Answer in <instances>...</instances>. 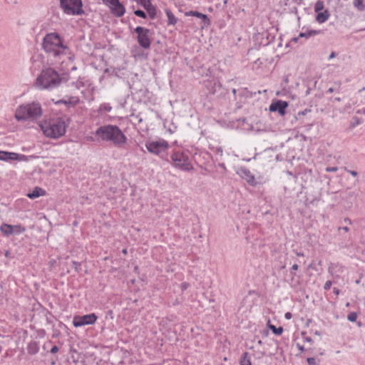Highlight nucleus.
<instances>
[{
	"label": "nucleus",
	"instance_id": "1",
	"mask_svg": "<svg viewBox=\"0 0 365 365\" xmlns=\"http://www.w3.org/2000/svg\"><path fill=\"white\" fill-rule=\"evenodd\" d=\"M38 125L46 137L56 139L64 135L68 123L63 118H56L40 120Z\"/></svg>",
	"mask_w": 365,
	"mask_h": 365
},
{
	"label": "nucleus",
	"instance_id": "2",
	"mask_svg": "<svg viewBox=\"0 0 365 365\" xmlns=\"http://www.w3.org/2000/svg\"><path fill=\"white\" fill-rule=\"evenodd\" d=\"M43 115L41 104L38 101L24 103L19 106L14 113L18 121L36 120Z\"/></svg>",
	"mask_w": 365,
	"mask_h": 365
},
{
	"label": "nucleus",
	"instance_id": "3",
	"mask_svg": "<svg viewBox=\"0 0 365 365\" xmlns=\"http://www.w3.org/2000/svg\"><path fill=\"white\" fill-rule=\"evenodd\" d=\"M43 48L46 52L54 56H66L69 61L72 60V58L67 55V46L63 45L60 36L56 33H50L45 36Z\"/></svg>",
	"mask_w": 365,
	"mask_h": 365
},
{
	"label": "nucleus",
	"instance_id": "4",
	"mask_svg": "<svg viewBox=\"0 0 365 365\" xmlns=\"http://www.w3.org/2000/svg\"><path fill=\"white\" fill-rule=\"evenodd\" d=\"M96 134L105 141H110L118 147H122L126 143L127 138L116 125H108L98 128Z\"/></svg>",
	"mask_w": 365,
	"mask_h": 365
},
{
	"label": "nucleus",
	"instance_id": "5",
	"mask_svg": "<svg viewBox=\"0 0 365 365\" xmlns=\"http://www.w3.org/2000/svg\"><path fill=\"white\" fill-rule=\"evenodd\" d=\"M64 77L60 75L53 68H48L41 71L37 76L34 86L38 89H50L58 86Z\"/></svg>",
	"mask_w": 365,
	"mask_h": 365
},
{
	"label": "nucleus",
	"instance_id": "6",
	"mask_svg": "<svg viewBox=\"0 0 365 365\" xmlns=\"http://www.w3.org/2000/svg\"><path fill=\"white\" fill-rule=\"evenodd\" d=\"M173 165L183 171H191L193 166L191 164L189 158L184 153L180 151L173 152L171 155Z\"/></svg>",
	"mask_w": 365,
	"mask_h": 365
},
{
	"label": "nucleus",
	"instance_id": "7",
	"mask_svg": "<svg viewBox=\"0 0 365 365\" xmlns=\"http://www.w3.org/2000/svg\"><path fill=\"white\" fill-rule=\"evenodd\" d=\"M61 7L68 15H79L83 13L81 0H60Z\"/></svg>",
	"mask_w": 365,
	"mask_h": 365
},
{
	"label": "nucleus",
	"instance_id": "8",
	"mask_svg": "<svg viewBox=\"0 0 365 365\" xmlns=\"http://www.w3.org/2000/svg\"><path fill=\"white\" fill-rule=\"evenodd\" d=\"M145 147L149 153L154 155H160L162 153L167 151L169 145L165 140L159 139L158 140L146 143Z\"/></svg>",
	"mask_w": 365,
	"mask_h": 365
},
{
	"label": "nucleus",
	"instance_id": "9",
	"mask_svg": "<svg viewBox=\"0 0 365 365\" xmlns=\"http://www.w3.org/2000/svg\"><path fill=\"white\" fill-rule=\"evenodd\" d=\"M135 31L138 34V42L145 49H148L150 48L151 44L150 31L144 27L138 26L135 29Z\"/></svg>",
	"mask_w": 365,
	"mask_h": 365
},
{
	"label": "nucleus",
	"instance_id": "10",
	"mask_svg": "<svg viewBox=\"0 0 365 365\" xmlns=\"http://www.w3.org/2000/svg\"><path fill=\"white\" fill-rule=\"evenodd\" d=\"M98 317L95 314H89L83 316H75L73 319V324L75 327H79L85 325L94 324Z\"/></svg>",
	"mask_w": 365,
	"mask_h": 365
},
{
	"label": "nucleus",
	"instance_id": "11",
	"mask_svg": "<svg viewBox=\"0 0 365 365\" xmlns=\"http://www.w3.org/2000/svg\"><path fill=\"white\" fill-rule=\"evenodd\" d=\"M0 231L6 237L14 235H19L26 231V228L21 225H11L9 224H2L0 226Z\"/></svg>",
	"mask_w": 365,
	"mask_h": 365
},
{
	"label": "nucleus",
	"instance_id": "12",
	"mask_svg": "<svg viewBox=\"0 0 365 365\" xmlns=\"http://www.w3.org/2000/svg\"><path fill=\"white\" fill-rule=\"evenodd\" d=\"M111 13L118 17L122 16L125 12L124 6L119 1V0H109L107 4Z\"/></svg>",
	"mask_w": 365,
	"mask_h": 365
},
{
	"label": "nucleus",
	"instance_id": "13",
	"mask_svg": "<svg viewBox=\"0 0 365 365\" xmlns=\"http://www.w3.org/2000/svg\"><path fill=\"white\" fill-rule=\"evenodd\" d=\"M0 160H3V161H9V160L26 161V160H27V157L24 155L18 154L16 153L0 150Z\"/></svg>",
	"mask_w": 365,
	"mask_h": 365
},
{
	"label": "nucleus",
	"instance_id": "14",
	"mask_svg": "<svg viewBox=\"0 0 365 365\" xmlns=\"http://www.w3.org/2000/svg\"><path fill=\"white\" fill-rule=\"evenodd\" d=\"M288 106V103L284 101H277L276 102L272 103L269 106V110L271 112H278L281 115L285 114V110Z\"/></svg>",
	"mask_w": 365,
	"mask_h": 365
},
{
	"label": "nucleus",
	"instance_id": "15",
	"mask_svg": "<svg viewBox=\"0 0 365 365\" xmlns=\"http://www.w3.org/2000/svg\"><path fill=\"white\" fill-rule=\"evenodd\" d=\"M45 195L46 191L43 189L36 187L32 192H29L26 195L30 199H35L41 196H44Z\"/></svg>",
	"mask_w": 365,
	"mask_h": 365
},
{
	"label": "nucleus",
	"instance_id": "16",
	"mask_svg": "<svg viewBox=\"0 0 365 365\" xmlns=\"http://www.w3.org/2000/svg\"><path fill=\"white\" fill-rule=\"evenodd\" d=\"M186 15L187 16H193L197 17L199 19H201L205 25H210V19H208L207 16L205 14H201L198 11H191L190 12L186 13Z\"/></svg>",
	"mask_w": 365,
	"mask_h": 365
},
{
	"label": "nucleus",
	"instance_id": "17",
	"mask_svg": "<svg viewBox=\"0 0 365 365\" xmlns=\"http://www.w3.org/2000/svg\"><path fill=\"white\" fill-rule=\"evenodd\" d=\"M329 17V14L327 10L319 12L316 16V20L318 23L322 24L325 22Z\"/></svg>",
	"mask_w": 365,
	"mask_h": 365
},
{
	"label": "nucleus",
	"instance_id": "18",
	"mask_svg": "<svg viewBox=\"0 0 365 365\" xmlns=\"http://www.w3.org/2000/svg\"><path fill=\"white\" fill-rule=\"evenodd\" d=\"M328 269L329 273H331L332 275H334L338 272H342L343 267L338 263H334L329 265Z\"/></svg>",
	"mask_w": 365,
	"mask_h": 365
},
{
	"label": "nucleus",
	"instance_id": "19",
	"mask_svg": "<svg viewBox=\"0 0 365 365\" xmlns=\"http://www.w3.org/2000/svg\"><path fill=\"white\" fill-rule=\"evenodd\" d=\"M165 14L168 16V24L175 25L177 23V19L174 14L169 9L165 10Z\"/></svg>",
	"mask_w": 365,
	"mask_h": 365
},
{
	"label": "nucleus",
	"instance_id": "20",
	"mask_svg": "<svg viewBox=\"0 0 365 365\" xmlns=\"http://www.w3.org/2000/svg\"><path fill=\"white\" fill-rule=\"evenodd\" d=\"M240 365H252L250 358L247 352H245L240 361Z\"/></svg>",
	"mask_w": 365,
	"mask_h": 365
},
{
	"label": "nucleus",
	"instance_id": "21",
	"mask_svg": "<svg viewBox=\"0 0 365 365\" xmlns=\"http://www.w3.org/2000/svg\"><path fill=\"white\" fill-rule=\"evenodd\" d=\"M268 327L277 335H280L283 332V328L282 327L277 328L275 326L270 324L269 321L268 322Z\"/></svg>",
	"mask_w": 365,
	"mask_h": 365
},
{
	"label": "nucleus",
	"instance_id": "22",
	"mask_svg": "<svg viewBox=\"0 0 365 365\" xmlns=\"http://www.w3.org/2000/svg\"><path fill=\"white\" fill-rule=\"evenodd\" d=\"M242 173L245 174V176L243 178H245L246 179L247 182L252 185L255 182L254 176L251 175L250 171L246 170H242Z\"/></svg>",
	"mask_w": 365,
	"mask_h": 365
},
{
	"label": "nucleus",
	"instance_id": "23",
	"mask_svg": "<svg viewBox=\"0 0 365 365\" xmlns=\"http://www.w3.org/2000/svg\"><path fill=\"white\" fill-rule=\"evenodd\" d=\"M38 348L36 343H31L28 346V351L31 354H35L38 352Z\"/></svg>",
	"mask_w": 365,
	"mask_h": 365
},
{
	"label": "nucleus",
	"instance_id": "24",
	"mask_svg": "<svg viewBox=\"0 0 365 365\" xmlns=\"http://www.w3.org/2000/svg\"><path fill=\"white\" fill-rule=\"evenodd\" d=\"M150 19H153L156 16L155 7L152 4L150 6L146 9Z\"/></svg>",
	"mask_w": 365,
	"mask_h": 365
},
{
	"label": "nucleus",
	"instance_id": "25",
	"mask_svg": "<svg viewBox=\"0 0 365 365\" xmlns=\"http://www.w3.org/2000/svg\"><path fill=\"white\" fill-rule=\"evenodd\" d=\"M324 2L321 0H319L316 2L314 5V11L319 13L324 9Z\"/></svg>",
	"mask_w": 365,
	"mask_h": 365
},
{
	"label": "nucleus",
	"instance_id": "26",
	"mask_svg": "<svg viewBox=\"0 0 365 365\" xmlns=\"http://www.w3.org/2000/svg\"><path fill=\"white\" fill-rule=\"evenodd\" d=\"M58 103H63L65 104L68 103V104H71V105L74 106L78 103V98L76 97H72L69 99L68 101H66L65 100H61Z\"/></svg>",
	"mask_w": 365,
	"mask_h": 365
},
{
	"label": "nucleus",
	"instance_id": "27",
	"mask_svg": "<svg viewBox=\"0 0 365 365\" xmlns=\"http://www.w3.org/2000/svg\"><path fill=\"white\" fill-rule=\"evenodd\" d=\"M316 34V31H309L308 33H301L298 37L293 38V41L297 42L298 41V38L300 37L309 38L310 36H312V34Z\"/></svg>",
	"mask_w": 365,
	"mask_h": 365
},
{
	"label": "nucleus",
	"instance_id": "28",
	"mask_svg": "<svg viewBox=\"0 0 365 365\" xmlns=\"http://www.w3.org/2000/svg\"><path fill=\"white\" fill-rule=\"evenodd\" d=\"M354 6L357 8L359 10L362 11L364 9V6L363 3V0H354Z\"/></svg>",
	"mask_w": 365,
	"mask_h": 365
},
{
	"label": "nucleus",
	"instance_id": "29",
	"mask_svg": "<svg viewBox=\"0 0 365 365\" xmlns=\"http://www.w3.org/2000/svg\"><path fill=\"white\" fill-rule=\"evenodd\" d=\"M136 1L145 9L152 5L150 0H136Z\"/></svg>",
	"mask_w": 365,
	"mask_h": 365
},
{
	"label": "nucleus",
	"instance_id": "30",
	"mask_svg": "<svg viewBox=\"0 0 365 365\" xmlns=\"http://www.w3.org/2000/svg\"><path fill=\"white\" fill-rule=\"evenodd\" d=\"M310 112H311L310 109H305L302 111H299L297 113V115L295 116V118L297 120H300L302 116L306 115L307 113H309Z\"/></svg>",
	"mask_w": 365,
	"mask_h": 365
},
{
	"label": "nucleus",
	"instance_id": "31",
	"mask_svg": "<svg viewBox=\"0 0 365 365\" xmlns=\"http://www.w3.org/2000/svg\"><path fill=\"white\" fill-rule=\"evenodd\" d=\"M347 319L349 321L351 322H354L356 321V319H357V314L356 312H351L348 317H347Z\"/></svg>",
	"mask_w": 365,
	"mask_h": 365
},
{
	"label": "nucleus",
	"instance_id": "32",
	"mask_svg": "<svg viewBox=\"0 0 365 365\" xmlns=\"http://www.w3.org/2000/svg\"><path fill=\"white\" fill-rule=\"evenodd\" d=\"M264 355L265 352L263 351H255L254 353V356L257 359H262V357L264 356Z\"/></svg>",
	"mask_w": 365,
	"mask_h": 365
},
{
	"label": "nucleus",
	"instance_id": "33",
	"mask_svg": "<svg viewBox=\"0 0 365 365\" xmlns=\"http://www.w3.org/2000/svg\"><path fill=\"white\" fill-rule=\"evenodd\" d=\"M134 14L136 16L144 18V19L146 17L145 13L141 10H136L134 11Z\"/></svg>",
	"mask_w": 365,
	"mask_h": 365
},
{
	"label": "nucleus",
	"instance_id": "34",
	"mask_svg": "<svg viewBox=\"0 0 365 365\" xmlns=\"http://www.w3.org/2000/svg\"><path fill=\"white\" fill-rule=\"evenodd\" d=\"M307 361L309 365H316V360L313 357L307 358Z\"/></svg>",
	"mask_w": 365,
	"mask_h": 365
},
{
	"label": "nucleus",
	"instance_id": "35",
	"mask_svg": "<svg viewBox=\"0 0 365 365\" xmlns=\"http://www.w3.org/2000/svg\"><path fill=\"white\" fill-rule=\"evenodd\" d=\"M331 284H332V283H331V281H329H329H327V282H325V284H324V289H326V290L329 289L331 288Z\"/></svg>",
	"mask_w": 365,
	"mask_h": 365
},
{
	"label": "nucleus",
	"instance_id": "36",
	"mask_svg": "<svg viewBox=\"0 0 365 365\" xmlns=\"http://www.w3.org/2000/svg\"><path fill=\"white\" fill-rule=\"evenodd\" d=\"M338 170L337 167H327L326 168L327 172H336Z\"/></svg>",
	"mask_w": 365,
	"mask_h": 365
},
{
	"label": "nucleus",
	"instance_id": "37",
	"mask_svg": "<svg viewBox=\"0 0 365 365\" xmlns=\"http://www.w3.org/2000/svg\"><path fill=\"white\" fill-rule=\"evenodd\" d=\"M188 286H189V284H188V283H187V282H183V283H182V284H181V289H182V291H184V290L187 289V287H188Z\"/></svg>",
	"mask_w": 365,
	"mask_h": 365
},
{
	"label": "nucleus",
	"instance_id": "38",
	"mask_svg": "<svg viewBox=\"0 0 365 365\" xmlns=\"http://www.w3.org/2000/svg\"><path fill=\"white\" fill-rule=\"evenodd\" d=\"M58 351V346H53L51 348V352L52 354H56V353H57Z\"/></svg>",
	"mask_w": 365,
	"mask_h": 365
},
{
	"label": "nucleus",
	"instance_id": "39",
	"mask_svg": "<svg viewBox=\"0 0 365 365\" xmlns=\"http://www.w3.org/2000/svg\"><path fill=\"white\" fill-rule=\"evenodd\" d=\"M284 317H285V319H290L292 317V314L290 312H287V313L284 314Z\"/></svg>",
	"mask_w": 365,
	"mask_h": 365
},
{
	"label": "nucleus",
	"instance_id": "40",
	"mask_svg": "<svg viewBox=\"0 0 365 365\" xmlns=\"http://www.w3.org/2000/svg\"><path fill=\"white\" fill-rule=\"evenodd\" d=\"M297 347L298 348V349L300 351H304V346L300 345L299 344H297Z\"/></svg>",
	"mask_w": 365,
	"mask_h": 365
},
{
	"label": "nucleus",
	"instance_id": "41",
	"mask_svg": "<svg viewBox=\"0 0 365 365\" xmlns=\"http://www.w3.org/2000/svg\"><path fill=\"white\" fill-rule=\"evenodd\" d=\"M349 173L354 177H356L357 175V173L354 170H349Z\"/></svg>",
	"mask_w": 365,
	"mask_h": 365
},
{
	"label": "nucleus",
	"instance_id": "42",
	"mask_svg": "<svg viewBox=\"0 0 365 365\" xmlns=\"http://www.w3.org/2000/svg\"><path fill=\"white\" fill-rule=\"evenodd\" d=\"M298 267H299L298 265L297 264H294L292 265V269L293 270H297Z\"/></svg>",
	"mask_w": 365,
	"mask_h": 365
},
{
	"label": "nucleus",
	"instance_id": "43",
	"mask_svg": "<svg viewBox=\"0 0 365 365\" xmlns=\"http://www.w3.org/2000/svg\"><path fill=\"white\" fill-rule=\"evenodd\" d=\"M339 230H342L344 232H348L349 230V229L347 227H341V228H339Z\"/></svg>",
	"mask_w": 365,
	"mask_h": 365
},
{
	"label": "nucleus",
	"instance_id": "44",
	"mask_svg": "<svg viewBox=\"0 0 365 365\" xmlns=\"http://www.w3.org/2000/svg\"><path fill=\"white\" fill-rule=\"evenodd\" d=\"M334 292L338 295L339 294V290L337 288H334Z\"/></svg>",
	"mask_w": 365,
	"mask_h": 365
},
{
	"label": "nucleus",
	"instance_id": "45",
	"mask_svg": "<svg viewBox=\"0 0 365 365\" xmlns=\"http://www.w3.org/2000/svg\"><path fill=\"white\" fill-rule=\"evenodd\" d=\"M335 57V53L334 52H331L330 56H329V58H333Z\"/></svg>",
	"mask_w": 365,
	"mask_h": 365
},
{
	"label": "nucleus",
	"instance_id": "46",
	"mask_svg": "<svg viewBox=\"0 0 365 365\" xmlns=\"http://www.w3.org/2000/svg\"><path fill=\"white\" fill-rule=\"evenodd\" d=\"M305 341H308V342H312V339L310 337H306V338H305Z\"/></svg>",
	"mask_w": 365,
	"mask_h": 365
},
{
	"label": "nucleus",
	"instance_id": "47",
	"mask_svg": "<svg viewBox=\"0 0 365 365\" xmlns=\"http://www.w3.org/2000/svg\"><path fill=\"white\" fill-rule=\"evenodd\" d=\"M360 282H361V277H360L359 279H356V280L355 281V283H356V284H360Z\"/></svg>",
	"mask_w": 365,
	"mask_h": 365
},
{
	"label": "nucleus",
	"instance_id": "48",
	"mask_svg": "<svg viewBox=\"0 0 365 365\" xmlns=\"http://www.w3.org/2000/svg\"><path fill=\"white\" fill-rule=\"evenodd\" d=\"M297 256H302H302H304V254H303V253H301V252H297Z\"/></svg>",
	"mask_w": 365,
	"mask_h": 365
},
{
	"label": "nucleus",
	"instance_id": "49",
	"mask_svg": "<svg viewBox=\"0 0 365 365\" xmlns=\"http://www.w3.org/2000/svg\"><path fill=\"white\" fill-rule=\"evenodd\" d=\"M103 1L104 4H106L107 5V4L108 3L109 0H102Z\"/></svg>",
	"mask_w": 365,
	"mask_h": 365
},
{
	"label": "nucleus",
	"instance_id": "50",
	"mask_svg": "<svg viewBox=\"0 0 365 365\" xmlns=\"http://www.w3.org/2000/svg\"><path fill=\"white\" fill-rule=\"evenodd\" d=\"M123 254H125V255H126V254H127V250H126V249H124V250H123Z\"/></svg>",
	"mask_w": 365,
	"mask_h": 365
},
{
	"label": "nucleus",
	"instance_id": "51",
	"mask_svg": "<svg viewBox=\"0 0 365 365\" xmlns=\"http://www.w3.org/2000/svg\"><path fill=\"white\" fill-rule=\"evenodd\" d=\"M329 93H332V92H333V88H330L329 89Z\"/></svg>",
	"mask_w": 365,
	"mask_h": 365
},
{
	"label": "nucleus",
	"instance_id": "52",
	"mask_svg": "<svg viewBox=\"0 0 365 365\" xmlns=\"http://www.w3.org/2000/svg\"><path fill=\"white\" fill-rule=\"evenodd\" d=\"M262 341H261V340L258 341V344H262Z\"/></svg>",
	"mask_w": 365,
	"mask_h": 365
},
{
	"label": "nucleus",
	"instance_id": "53",
	"mask_svg": "<svg viewBox=\"0 0 365 365\" xmlns=\"http://www.w3.org/2000/svg\"><path fill=\"white\" fill-rule=\"evenodd\" d=\"M346 307H349V302H348V303H346Z\"/></svg>",
	"mask_w": 365,
	"mask_h": 365
},
{
	"label": "nucleus",
	"instance_id": "54",
	"mask_svg": "<svg viewBox=\"0 0 365 365\" xmlns=\"http://www.w3.org/2000/svg\"><path fill=\"white\" fill-rule=\"evenodd\" d=\"M365 90V88H363L361 90H360V92Z\"/></svg>",
	"mask_w": 365,
	"mask_h": 365
}]
</instances>
